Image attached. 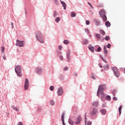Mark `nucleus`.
<instances>
[{"label": "nucleus", "mask_w": 125, "mask_h": 125, "mask_svg": "<svg viewBox=\"0 0 125 125\" xmlns=\"http://www.w3.org/2000/svg\"><path fill=\"white\" fill-rule=\"evenodd\" d=\"M99 24H100V22H96V25H97V26L99 25Z\"/></svg>", "instance_id": "obj_55"}, {"label": "nucleus", "mask_w": 125, "mask_h": 125, "mask_svg": "<svg viewBox=\"0 0 125 125\" xmlns=\"http://www.w3.org/2000/svg\"><path fill=\"white\" fill-rule=\"evenodd\" d=\"M68 123L70 125H73L74 124V121H73L71 119H69Z\"/></svg>", "instance_id": "obj_23"}, {"label": "nucleus", "mask_w": 125, "mask_h": 125, "mask_svg": "<svg viewBox=\"0 0 125 125\" xmlns=\"http://www.w3.org/2000/svg\"><path fill=\"white\" fill-rule=\"evenodd\" d=\"M68 70V68L67 67H64V68H63V70H64V71H67V70Z\"/></svg>", "instance_id": "obj_44"}, {"label": "nucleus", "mask_w": 125, "mask_h": 125, "mask_svg": "<svg viewBox=\"0 0 125 125\" xmlns=\"http://www.w3.org/2000/svg\"><path fill=\"white\" fill-rule=\"evenodd\" d=\"M101 47H98L97 49V52H100L101 51Z\"/></svg>", "instance_id": "obj_41"}, {"label": "nucleus", "mask_w": 125, "mask_h": 125, "mask_svg": "<svg viewBox=\"0 0 125 125\" xmlns=\"http://www.w3.org/2000/svg\"><path fill=\"white\" fill-rule=\"evenodd\" d=\"M101 59L105 63H107V61H106V60L104 59L102 56H100Z\"/></svg>", "instance_id": "obj_32"}, {"label": "nucleus", "mask_w": 125, "mask_h": 125, "mask_svg": "<svg viewBox=\"0 0 125 125\" xmlns=\"http://www.w3.org/2000/svg\"><path fill=\"white\" fill-rule=\"evenodd\" d=\"M106 89V85H101L99 86L97 94V95L98 97H101V98L102 100H104V98L106 97V94L103 92L104 90Z\"/></svg>", "instance_id": "obj_1"}, {"label": "nucleus", "mask_w": 125, "mask_h": 125, "mask_svg": "<svg viewBox=\"0 0 125 125\" xmlns=\"http://www.w3.org/2000/svg\"><path fill=\"white\" fill-rule=\"evenodd\" d=\"M112 70L113 71L114 75L116 77H119L120 76L119 71L118 69L116 67H112Z\"/></svg>", "instance_id": "obj_4"}, {"label": "nucleus", "mask_w": 125, "mask_h": 125, "mask_svg": "<svg viewBox=\"0 0 125 125\" xmlns=\"http://www.w3.org/2000/svg\"><path fill=\"white\" fill-rule=\"evenodd\" d=\"M41 110H42V109H41V108H38V109L37 110V111H41Z\"/></svg>", "instance_id": "obj_57"}, {"label": "nucleus", "mask_w": 125, "mask_h": 125, "mask_svg": "<svg viewBox=\"0 0 125 125\" xmlns=\"http://www.w3.org/2000/svg\"><path fill=\"white\" fill-rule=\"evenodd\" d=\"M18 125H23V124L22 123V122H19V123L18 124Z\"/></svg>", "instance_id": "obj_49"}, {"label": "nucleus", "mask_w": 125, "mask_h": 125, "mask_svg": "<svg viewBox=\"0 0 125 125\" xmlns=\"http://www.w3.org/2000/svg\"><path fill=\"white\" fill-rule=\"evenodd\" d=\"M3 59H4V60H6V57L5 55H3Z\"/></svg>", "instance_id": "obj_50"}, {"label": "nucleus", "mask_w": 125, "mask_h": 125, "mask_svg": "<svg viewBox=\"0 0 125 125\" xmlns=\"http://www.w3.org/2000/svg\"><path fill=\"white\" fill-rule=\"evenodd\" d=\"M100 32L102 35H104L105 33L103 30H101Z\"/></svg>", "instance_id": "obj_33"}, {"label": "nucleus", "mask_w": 125, "mask_h": 125, "mask_svg": "<svg viewBox=\"0 0 125 125\" xmlns=\"http://www.w3.org/2000/svg\"><path fill=\"white\" fill-rule=\"evenodd\" d=\"M74 75L75 76H77L78 75V74L77 73H74Z\"/></svg>", "instance_id": "obj_58"}, {"label": "nucleus", "mask_w": 125, "mask_h": 125, "mask_svg": "<svg viewBox=\"0 0 125 125\" xmlns=\"http://www.w3.org/2000/svg\"><path fill=\"white\" fill-rule=\"evenodd\" d=\"M11 24H12V28H14L13 23V22L11 23Z\"/></svg>", "instance_id": "obj_56"}, {"label": "nucleus", "mask_w": 125, "mask_h": 125, "mask_svg": "<svg viewBox=\"0 0 125 125\" xmlns=\"http://www.w3.org/2000/svg\"><path fill=\"white\" fill-rule=\"evenodd\" d=\"M98 111L97 108H93V110L90 112V114L91 116H95L98 113Z\"/></svg>", "instance_id": "obj_6"}, {"label": "nucleus", "mask_w": 125, "mask_h": 125, "mask_svg": "<svg viewBox=\"0 0 125 125\" xmlns=\"http://www.w3.org/2000/svg\"><path fill=\"white\" fill-rule=\"evenodd\" d=\"M89 49L92 52H94V47L92 46L91 45H89L88 46Z\"/></svg>", "instance_id": "obj_16"}, {"label": "nucleus", "mask_w": 125, "mask_h": 125, "mask_svg": "<svg viewBox=\"0 0 125 125\" xmlns=\"http://www.w3.org/2000/svg\"><path fill=\"white\" fill-rule=\"evenodd\" d=\"M43 37L42 33L40 32H37V33H36V39H37V40H38L39 42L41 43H43L44 41L43 40Z\"/></svg>", "instance_id": "obj_2"}, {"label": "nucleus", "mask_w": 125, "mask_h": 125, "mask_svg": "<svg viewBox=\"0 0 125 125\" xmlns=\"http://www.w3.org/2000/svg\"><path fill=\"white\" fill-rule=\"evenodd\" d=\"M42 71V69L41 67L36 68V73L40 74Z\"/></svg>", "instance_id": "obj_12"}, {"label": "nucleus", "mask_w": 125, "mask_h": 125, "mask_svg": "<svg viewBox=\"0 0 125 125\" xmlns=\"http://www.w3.org/2000/svg\"><path fill=\"white\" fill-rule=\"evenodd\" d=\"M104 54H105V57H107V53H108V51H107V50H106V46H104Z\"/></svg>", "instance_id": "obj_15"}, {"label": "nucleus", "mask_w": 125, "mask_h": 125, "mask_svg": "<svg viewBox=\"0 0 125 125\" xmlns=\"http://www.w3.org/2000/svg\"><path fill=\"white\" fill-rule=\"evenodd\" d=\"M50 104L52 105H54L55 104V102L53 100H51L50 101Z\"/></svg>", "instance_id": "obj_26"}, {"label": "nucleus", "mask_w": 125, "mask_h": 125, "mask_svg": "<svg viewBox=\"0 0 125 125\" xmlns=\"http://www.w3.org/2000/svg\"><path fill=\"white\" fill-rule=\"evenodd\" d=\"M106 106V104L105 103H104L103 104V107H105Z\"/></svg>", "instance_id": "obj_52"}, {"label": "nucleus", "mask_w": 125, "mask_h": 125, "mask_svg": "<svg viewBox=\"0 0 125 125\" xmlns=\"http://www.w3.org/2000/svg\"><path fill=\"white\" fill-rule=\"evenodd\" d=\"M113 100H114V101L117 100V98L116 97H113Z\"/></svg>", "instance_id": "obj_53"}, {"label": "nucleus", "mask_w": 125, "mask_h": 125, "mask_svg": "<svg viewBox=\"0 0 125 125\" xmlns=\"http://www.w3.org/2000/svg\"><path fill=\"white\" fill-rule=\"evenodd\" d=\"M116 90H114L113 91H112V94L113 96H115L116 95Z\"/></svg>", "instance_id": "obj_37"}, {"label": "nucleus", "mask_w": 125, "mask_h": 125, "mask_svg": "<svg viewBox=\"0 0 125 125\" xmlns=\"http://www.w3.org/2000/svg\"><path fill=\"white\" fill-rule=\"evenodd\" d=\"M76 16V13L75 12H71V17L72 18L75 17Z\"/></svg>", "instance_id": "obj_22"}, {"label": "nucleus", "mask_w": 125, "mask_h": 125, "mask_svg": "<svg viewBox=\"0 0 125 125\" xmlns=\"http://www.w3.org/2000/svg\"><path fill=\"white\" fill-rule=\"evenodd\" d=\"M98 65H99V67H100L101 68H102L103 66H102L101 63H99Z\"/></svg>", "instance_id": "obj_54"}, {"label": "nucleus", "mask_w": 125, "mask_h": 125, "mask_svg": "<svg viewBox=\"0 0 125 125\" xmlns=\"http://www.w3.org/2000/svg\"><path fill=\"white\" fill-rule=\"evenodd\" d=\"M88 4L90 6L91 8H93V7L92 6L91 3H90L89 2H88Z\"/></svg>", "instance_id": "obj_45"}, {"label": "nucleus", "mask_w": 125, "mask_h": 125, "mask_svg": "<svg viewBox=\"0 0 125 125\" xmlns=\"http://www.w3.org/2000/svg\"><path fill=\"white\" fill-rule=\"evenodd\" d=\"M105 25L106 27H109L111 26V24L109 21H106L105 23Z\"/></svg>", "instance_id": "obj_20"}, {"label": "nucleus", "mask_w": 125, "mask_h": 125, "mask_svg": "<svg viewBox=\"0 0 125 125\" xmlns=\"http://www.w3.org/2000/svg\"><path fill=\"white\" fill-rule=\"evenodd\" d=\"M63 93V89L61 87L58 88V91H57V94L58 96L62 95Z\"/></svg>", "instance_id": "obj_8"}, {"label": "nucleus", "mask_w": 125, "mask_h": 125, "mask_svg": "<svg viewBox=\"0 0 125 125\" xmlns=\"http://www.w3.org/2000/svg\"><path fill=\"white\" fill-rule=\"evenodd\" d=\"M77 121L75 122L76 125H79V124H80L82 118L81 116H78V118L76 119Z\"/></svg>", "instance_id": "obj_9"}, {"label": "nucleus", "mask_w": 125, "mask_h": 125, "mask_svg": "<svg viewBox=\"0 0 125 125\" xmlns=\"http://www.w3.org/2000/svg\"><path fill=\"white\" fill-rule=\"evenodd\" d=\"M90 24V21H86V25H89Z\"/></svg>", "instance_id": "obj_43"}, {"label": "nucleus", "mask_w": 125, "mask_h": 125, "mask_svg": "<svg viewBox=\"0 0 125 125\" xmlns=\"http://www.w3.org/2000/svg\"><path fill=\"white\" fill-rule=\"evenodd\" d=\"M105 99L108 101H110L111 100V97L109 95H108L107 96L105 97Z\"/></svg>", "instance_id": "obj_24"}, {"label": "nucleus", "mask_w": 125, "mask_h": 125, "mask_svg": "<svg viewBox=\"0 0 125 125\" xmlns=\"http://www.w3.org/2000/svg\"><path fill=\"white\" fill-rule=\"evenodd\" d=\"M15 71H16V73H17V75L19 77H21L22 76V75L21 74V67L20 65H17V66H16V68H15Z\"/></svg>", "instance_id": "obj_3"}, {"label": "nucleus", "mask_w": 125, "mask_h": 125, "mask_svg": "<svg viewBox=\"0 0 125 125\" xmlns=\"http://www.w3.org/2000/svg\"><path fill=\"white\" fill-rule=\"evenodd\" d=\"M89 36H90V37H91V35H89Z\"/></svg>", "instance_id": "obj_60"}, {"label": "nucleus", "mask_w": 125, "mask_h": 125, "mask_svg": "<svg viewBox=\"0 0 125 125\" xmlns=\"http://www.w3.org/2000/svg\"><path fill=\"white\" fill-rule=\"evenodd\" d=\"M124 70H125V68L124 69Z\"/></svg>", "instance_id": "obj_59"}, {"label": "nucleus", "mask_w": 125, "mask_h": 125, "mask_svg": "<svg viewBox=\"0 0 125 125\" xmlns=\"http://www.w3.org/2000/svg\"><path fill=\"white\" fill-rule=\"evenodd\" d=\"M58 49H59V50H62V46L61 45L59 46H58Z\"/></svg>", "instance_id": "obj_47"}, {"label": "nucleus", "mask_w": 125, "mask_h": 125, "mask_svg": "<svg viewBox=\"0 0 125 125\" xmlns=\"http://www.w3.org/2000/svg\"><path fill=\"white\" fill-rule=\"evenodd\" d=\"M100 111H101V113L103 115H104V114L106 113V109H103V110H101Z\"/></svg>", "instance_id": "obj_21"}, {"label": "nucleus", "mask_w": 125, "mask_h": 125, "mask_svg": "<svg viewBox=\"0 0 125 125\" xmlns=\"http://www.w3.org/2000/svg\"><path fill=\"white\" fill-rule=\"evenodd\" d=\"M99 14L101 17L105 16V12L104 10H102L99 12Z\"/></svg>", "instance_id": "obj_10"}, {"label": "nucleus", "mask_w": 125, "mask_h": 125, "mask_svg": "<svg viewBox=\"0 0 125 125\" xmlns=\"http://www.w3.org/2000/svg\"><path fill=\"white\" fill-rule=\"evenodd\" d=\"M49 89H50L51 91H53V90L54 89V86H51L49 87Z\"/></svg>", "instance_id": "obj_35"}, {"label": "nucleus", "mask_w": 125, "mask_h": 125, "mask_svg": "<svg viewBox=\"0 0 125 125\" xmlns=\"http://www.w3.org/2000/svg\"><path fill=\"white\" fill-rule=\"evenodd\" d=\"M109 39H110V37H108V36H106V37H105V40L106 41H108Z\"/></svg>", "instance_id": "obj_38"}, {"label": "nucleus", "mask_w": 125, "mask_h": 125, "mask_svg": "<svg viewBox=\"0 0 125 125\" xmlns=\"http://www.w3.org/2000/svg\"><path fill=\"white\" fill-rule=\"evenodd\" d=\"M85 120H84V123H85V125H92V123L90 121L88 122H86V115H85V117H84Z\"/></svg>", "instance_id": "obj_11"}, {"label": "nucleus", "mask_w": 125, "mask_h": 125, "mask_svg": "<svg viewBox=\"0 0 125 125\" xmlns=\"http://www.w3.org/2000/svg\"><path fill=\"white\" fill-rule=\"evenodd\" d=\"M61 20V18L59 17H57L56 19H55V21L56 22H59V21Z\"/></svg>", "instance_id": "obj_25"}, {"label": "nucleus", "mask_w": 125, "mask_h": 125, "mask_svg": "<svg viewBox=\"0 0 125 125\" xmlns=\"http://www.w3.org/2000/svg\"><path fill=\"white\" fill-rule=\"evenodd\" d=\"M101 18H102L103 21H107V17H106V15L102 16Z\"/></svg>", "instance_id": "obj_19"}, {"label": "nucleus", "mask_w": 125, "mask_h": 125, "mask_svg": "<svg viewBox=\"0 0 125 125\" xmlns=\"http://www.w3.org/2000/svg\"><path fill=\"white\" fill-rule=\"evenodd\" d=\"M84 30H85V32H86V33L89 34V33H90V31H89V29H87V28H85V29H84Z\"/></svg>", "instance_id": "obj_34"}, {"label": "nucleus", "mask_w": 125, "mask_h": 125, "mask_svg": "<svg viewBox=\"0 0 125 125\" xmlns=\"http://www.w3.org/2000/svg\"><path fill=\"white\" fill-rule=\"evenodd\" d=\"M57 14H58V13H57V11H54L53 17H57Z\"/></svg>", "instance_id": "obj_28"}, {"label": "nucleus", "mask_w": 125, "mask_h": 125, "mask_svg": "<svg viewBox=\"0 0 125 125\" xmlns=\"http://www.w3.org/2000/svg\"><path fill=\"white\" fill-rule=\"evenodd\" d=\"M60 59L61 61H62L63 59V57L62 56H60Z\"/></svg>", "instance_id": "obj_48"}, {"label": "nucleus", "mask_w": 125, "mask_h": 125, "mask_svg": "<svg viewBox=\"0 0 125 125\" xmlns=\"http://www.w3.org/2000/svg\"><path fill=\"white\" fill-rule=\"evenodd\" d=\"M1 53L3 54L4 52L5 49L4 47H1Z\"/></svg>", "instance_id": "obj_31"}, {"label": "nucleus", "mask_w": 125, "mask_h": 125, "mask_svg": "<svg viewBox=\"0 0 125 125\" xmlns=\"http://www.w3.org/2000/svg\"><path fill=\"white\" fill-rule=\"evenodd\" d=\"M64 113H63L62 115V125H65L64 122Z\"/></svg>", "instance_id": "obj_17"}, {"label": "nucleus", "mask_w": 125, "mask_h": 125, "mask_svg": "<svg viewBox=\"0 0 125 125\" xmlns=\"http://www.w3.org/2000/svg\"><path fill=\"white\" fill-rule=\"evenodd\" d=\"M69 42L67 40H65L63 41V43H64L65 44H69Z\"/></svg>", "instance_id": "obj_29"}, {"label": "nucleus", "mask_w": 125, "mask_h": 125, "mask_svg": "<svg viewBox=\"0 0 125 125\" xmlns=\"http://www.w3.org/2000/svg\"><path fill=\"white\" fill-rule=\"evenodd\" d=\"M16 45L19 47H23L24 45V42L17 40V43H16Z\"/></svg>", "instance_id": "obj_5"}, {"label": "nucleus", "mask_w": 125, "mask_h": 125, "mask_svg": "<svg viewBox=\"0 0 125 125\" xmlns=\"http://www.w3.org/2000/svg\"><path fill=\"white\" fill-rule=\"evenodd\" d=\"M91 78L94 80L96 79V77L94 75H92Z\"/></svg>", "instance_id": "obj_51"}, {"label": "nucleus", "mask_w": 125, "mask_h": 125, "mask_svg": "<svg viewBox=\"0 0 125 125\" xmlns=\"http://www.w3.org/2000/svg\"><path fill=\"white\" fill-rule=\"evenodd\" d=\"M54 3H55L56 5H58V4H59V2H58V0H55L54 1Z\"/></svg>", "instance_id": "obj_40"}, {"label": "nucleus", "mask_w": 125, "mask_h": 125, "mask_svg": "<svg viewBox=\"0 0 125 125\" xmlns=\"http://www.w3.org/2000/svg\"><path fill=\"white\" fill-rule=\"evenodd\" d=\"M111 44L110 43L108 44V45L106 46L107 48H110L111 47Z\"/></svg>", "instance_id": "obj_42"}, {"label": "nucleus", "mask_w": 125, "mask_h": 125, "mask_svg": "<svg viewBox=\"0 0 125 125\" xmlns=\"http://www.w3.org/2000/svg\"><path fill=\"white\" fill-rule=\"evenodd\" d=\"M92 105L94 107H97L99 105V103L98 102H95L92 104Z\"/></svg>", "instance_id": "obj_18"}, {"label": "nucleus", "mask_w": 125, "mask_h": 125, "mask_svg": "<svg viewBox=\"0 0 125 125\" xmlns=\"http://www.w3.org/2000/svg\"><path fill=\"white\" fill-rule=\"evenodd\" d=\"M60 2H61V4H62V6L63 7V9L65 10L66 9V3L62 1L61 0H60Z\"/></svg>", "instance_id": "obj_13"}, {"label": "nucleus", "mask_w": 125, "mask_h": 125, "mask_svg": "<svg viewBox=\"0 0 125 125\" xmlns=\"http://www.w3.org/2000/svg\"><path fill=\"white\" fill-rule=\"evenodd\" d=\"M70 55V50H68L67 51V59L68 62H69Z\"/></svg>", "instance_id": "obj_14"}, {"label": "nucleus", "mask_w": 125, "mask_h": 125, "mask_svg": "<svg viewBox=\"0 0 125 125\" xmlns=\"http://www.w3.org/2000/svg\"><path fill=\"white\" fill-rule=\"evenodd\" d=\"M83 42L84 44H85L88 43V41L87 40H84L83 41Z\"/></svg>", "instance_id": "obj_39"}, {"label": "nucleus", "mask_w": 125, "mask_h": 125, "mask_svg": "<svg viewBox=\"0 0 125 125\" xmlns=\"http://www.w3.org/2000/svg\"><path fill=\"white\" fill-rule=\"evenodd\" d=\"M122 106H120V107L119 108V113H120V115H121V111H122Z\"/></svg>", "instance_id": "obj_27"}, {"label": "nucleus", "mask_w": 125, "mask_h": 125, "mask_svg": "<svg viewBox=\"0 0 125 125\" xmlns=\"http://www.w3.org/2000/svg\"><path fill=\"white\" fill-rule=\"evenodd\" d=\"M29 85V82L28 79H25V82L24 83V89H28V87Z\"/></svg>", "instance_id": "obj_7"}, {"label": "nucleus", "mask_w": 125, "mask_h": 125, "mask_svg": "<svg viewBox=\"0 0 125 125\" xmlns=\"http://www.w3.org/2000/svg\"><path fill=\"white\" fill-rule=\"evenodd\" d=\"M109 68L108 65H106V66L104 67V69H107Z\"/></svg>", "instance_id": "obj_46"}, {"label": "nucleus", "mask_w": 125, "mask_h": 125, "mask_svg": "<svg viewBox=\"0 0 125 125\" xmlns=\"http://www.w3.org/2000/svg\"><path fill=\"white\" fill-rule=\"evenodd\" d=\"M12 108H13V109H14V110H15L16 111H18L19 110L18 107H15L14 106H12Z\"/></svg>", "instance_id": "obj_30"}, {"label": "nucleus", "mask_w": 125, "mask_h": 125, "mask_svg": "<svg viewBox=\"0 0 125 125\" xmlns=\"http://www.w3.org/2000/svg\"><path fill=\"white\" fill-rule=\"evenodd\" d=\"M101 36L100 34H96V37H97L98 39L101 38Z\"/></svg>", "instance_id": "obj_36"}]
</instances>
